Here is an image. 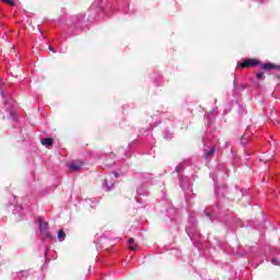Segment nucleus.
<instances>
[{
	"label": "nucleus",
	"instance_id": "20",
	"mask_svg": "<svg viewBox=\"0 0 280 280\" xmlns=\"http://www.w3.org/2000/svg\"><path fill=\"white\" fill-rule=\"evenodd\" d=\"M256 78H258V80H261L264 78V72H258L256 74Z\"/></svg>",
	"mask_w": 280,
	"mask_h": 280
},
{
	"label": "nucleus",
	"instance_id": "12",
	"mask_svg": "<svg viewBox=\"0 0 280 280\" xmlns=\"http://www.w3.org/2000/svg\"><path fill=\"white\" fill-rule=\"evenodd\" d=\"M85 202L88 207H91V209H95V207H97V200L88 199Z\"/></svg>",
	"mask_w": 280,
	"mask_h": 280
},
{
	"label": "nucleus",
	"instance_id": "9",
	"mask_svg": "<svg viewBox=\"0 0 280 280\" xmlns=\"http://www.w3.org/2000/svg\"><path fill=\"white\" fill-rule=\"evenodd\" d=\"M215 154V147H211L209 150H205V158L206 159H211Z\"/></svg>",
	"mask_w": 280,
	"mask_h": 280
},
{
	"label": "nucleus",
	"instance_id": "2",
	"mask_svg": "<svg viewBox=\"0 0 280 280\" xmlns=\"http://www.w3.org/2000/svg\"><path fill=\"white\" fill-rule=\"evenodd\" d=\"M38 223H39L40 235H43V237H45V240H54V236L51 235V233H49L48 223L44 222L43 218L38 219Z\"/></svg>",
	"mask_w": 280,
	"mask_h": 280
},
{
	"label": "nucleus",
	"instance_id": "29",
	"mask_svg": "<svg viewBox=\"0 0 280 280\" xmlns=\"http://www.w3.org/2000/svg\"><path fill=\"white\" fill-rule=\"evenodd\" d=\"M187 189H189V186H187Z\"/></svg>",
	"mask_w": 280,
	"mask_h": 280
},
{
	"label": "nucleus",
	"instance_id": "8",
	"mask_svg": "<svg viewBox=\"0 0 280 280\" xmlns=\"http://www.w3.org/2000/svg\"><path fill=\"white\" fill-rule=\"evenodd\" d=\"M42 145H45V148H50V145H54V139L51 138H44L40 140Z\"/></svg>",
	"mask_w": 280,
	"mask_h": 280
},
{
	"label": "nucleus",
	"instance_id": "22",
	"mask_svg": "<svg viewBox=\"0 0 280 280\" xmlns=\"http://www.w3.org/2000/svg\"><path fill=\"white\" fill-rule=\"evenodd\" d=\"M180 187L182 189H187V186H185V182L183 179H180Z\"/></svg>",
	"mask_w": 280,
	"mask_h": 280
},
{
	"label": "nucleus",
	"instance_id": "17",
	"mask_svg": "<svg viewBox=\"0 0 280 280\" xmlns=\"http://www.w3.org/2000/svg\"><path fill=\"white\" fill-rule=\"evenodd\" d=\"M275 75H276V78H280V66L276 67Z\"/></svg>",
	"mask_w": 280,
	"mask_h": 280
},
{
	"label": "nucleus",
	"instance_id": "5",
	"mask_svg": "<svg viewBox=\"0 0 280 280\" xmlns=\"http://www.w3.org/2000/svg\"><path fill=\"white\" fill-rule=\"evenodd\" d=\"M15 279H19V280H25V279L36 280L37 277L30 276V273L27 271H19L15 275Z\"/></svg>",
	"mask_w": 280,
	"mask_h": 280
},
{
	"label": "nucleus",
	"instance_id": "11",
	"mask_svg": "<svg viewBox=\"0 0 280 280\" xmlns=\"http://www.w3.org/2000/svg\"><path fill=\"white\" fill-rule=\"evenodd\" d=\"M261 69H264V71H268V69H275V71H277V66H275L273 63H264L261 66Z\"/></svg>",
	"mask_w": 280,
	"mask_h": 280
},
{
	"label": "nucleus",
	"instance_id": "13",
	"mask_svg": "<svg viewBox=\"0 0 280 280\" xmlns=\"http://www.w3.org/2000/svg\"><path fill=\"white\" fill-rule=\"evenodd\" d=\"M129 248L130 250H137V247L135 246V238H129Z\"/></svg>",
	"mask_w": 280,
	"mask_h": 280
},
{
	"label": "nucleus",
	"instance_id": "6",
	"mask_svg": "<svg viewBox=\"0 0 280 280\" xmlns=\"http://www.w3.org/2000/svg\"><path fill=\"white\" fill-rule=\"evenodd\" d=\"M82 165H83L82 161L77 160V161L69 164V168L72 172H80V170H82Z\"/></svg>",
	"mask_w": 280,
	"mask_h": 280
},
{
	"label": "nucleus",
	"instance_id": "24",
	"mask_svg": "<svg viewBox=\"0 0 280 280\" xmlns=\"http://www.w3.org/2000/svg\"><path fill=\"white\" fill-rule=\"evenodd\" d=\"M137 202H139V205H142V203H143V199L138 198V199H137Z\"/></svg>",
	"mask_w": 280,
	"mask_h": 280
},
{
	"label": "nucleus",
	"instance_id": "18",
	"mask_svg": "<svg viewBox=\"0 0 280 280\" xmlns=\"http://www.w3.org/2000/svg\"><path fill=\"white\" fill-rule=\"evenodd\" d=\"M175 170L179 174V172H183V165H177Z\"/></svg>",
	"mask_w": 280,
	"mask_h": 280
},
{
	"label": "nucleus",
	"instance_id": "16",
	"mask_svg": "<svg viewBox=\"0 0 280 280\" xmlns=\"http://www.w3.org/2000/svg\"><path fill=\"white\" fill-rule=\"evenodd\" d=\"M247 137H248V133H245V135L242 136V138H241L242 145H244L246 143Z\"/></svg>",
	"mask_w": 280,
	"mask_h": 280
},
{
	"label": "nucleus",
	"instance_id": "27",
	"mask_svg": "<svg viewBox=\"0 0 280 280\" xmlns=\"http://www.w3.org/2000/svg\"><path fill=\"white\" fill-rule=\"evenodd\" d=\"M259 3H264V0H257Z\"/></svg>",
	"mask_w": 280,
	"mask_h": 280
},
{
	"label": "nucleus",
	"instance_id": "1",
	"mask_svg": "<svg viewBox=\"0 0 280 280\" xmlns=\"http://www.w3.org/2000/svg\"><path fill=\"white\" fill-rule=\"evenodd\" d=\"M84 23H86V21L84 20V15L79 14L72 18V23L70 25V30H77L75 34H78V32H80V30H82L84 27Z\"/></svg>",
	"mask_w": 280,
	"mask_h": 280
},
{
	"label": "nucleus",
	"instance_id": "28",
	"mask_svg": "<svg viewBox=\"0 0 280 280\" xmlns=\"http://www.w3.org/2000/svg\"><path fill=\"white\" fill-rule=\"evenodd\" d=\"M211 178H213V174H210Z\"/></svg>",
	"mask_w": 280,
	"mask_h": 280
},
{
	"label": "nucleus",
	"instance_id": "7",
	"mask_svg": "<svg viewBox=\"0 0 280 280\" xmlns=\"http://www.w3.org/2000/svg\"><path fill=\"white\" fill-rule=\"evenodd\" d=\"M137 194H138V196H148V194H150V192L148 191V188L144 185H140L137 188Z\"/></svg>",
	"mask_w": 280,
	"mask_h": 280
},
{
	"label": "nucleus",
	"instance_id": "25",
	"mask_svg": "<svg viewBox=\"0 0 280 280\" xmlns=\"http://www.w3.org/2000/svg\"><path fill=\"white\" fill-rule=\"evenodd\" d=\"M115 177H116V178H119V175H118L117 173H115Z\"/></svg>",
	"mask_w": 280,
	"mask_h": 280
},
{
	"label": "nucleus",
	"instance_id": "4",
	"mask_svg": "<svg viewBox=\"0 0 280 280\" xmlns=\"http://www.w3.org/2000/svg\"><path fill=\"white\" fill-rule=\"evenodd\" d=\"M114 184L115 183H113V175H107L106 177H105V180H104V183H103V189L105 190V191H112L113 190V187H114Z\"/></svg>",
	"mask_w": 280,
	"mask_h": 280
},
{
	"label": "nucleus",
	"instance_id": "14",
	"mask_svg": "<svg viewBox=\"0 0 280 280\" xmlns=\"http://www.w3.org/2000/svg\"><path fill=\"white\" fill-rule=\"evenodd\" d=\"M3 1V3H8V5L14 7L16 5V2H14V0H1Z\"/></svg>",
	"mask_w": 280,
	"mask_h": 280
},
{
	"label": "nucleus",
	"instance_id": "10",
	"mask_svg": "<svg viewBox=\"0 0 280 280\" xmlns=\"http://www.w3.org/2000/svg\"><path fill=\"white\" fill-rule=\"evenodd\" d=\"M66 238H67V233H65V230H59L57 233L58 242H65Z\"/></svg>",
	"mask_w": 280,
	"mask_h": 280
},
{
	"label": "nucleus",
	"instance_id": "23",
	"mask_svg": "<svg viewBox=\"0 0 280 280\" xmlns=\"http://www.w3.org/2000/svg\"><path fill=\"white\" fill-rule=\"evenodd\" d=\"M48 49L49 51H52L54 54H56V49H54V47L49 46Z\"/></svg>",
	"mask_w": 280,
	"mask_h": 280
},
{
	"label": "nucleus",
	"instance_id": "19",
	"mask_svg": "<svg viewBox=\"0 0 280 280\" xmlns=\"http://www.w3.org/2000/svg\"><path fill=\"white\" fill-rule=\"evenodd\" d=\"M205 214L207 215V218H211V211H209V208L205 210Z\"/></svg>",
	"mask_w": 280,
	"mask_h": 280
},
{
	"label": "nucleus",
	"instance_id": "21",
	"mask_svg": "<svg viewBox=\"0 0 280 280\" xmlns=\"http://www.w3.org/2000/svg\"><path fill=\"white\" fill-rule=\"evenodd\" d=\"M213 113H215V110H212V112H210V113H206V117H207L208 119H211V115H213Z\"/></svg>",
	"mask_w": 280,
	"mask_h": 280
},
{
	"label": "nucleus",
	"instance_id": "3",
	"mask_svg": "<svg viewBox=\"0 0 280 280\" xmlns=\"http://www.w3.org/2000/svg\"><path fill=\"white\" fill-rule=\"evenodd\" d=\"M259 65V60L257 59H246L243 62L238 61L237 67H241V69H246L248 67H257Z\"/></svg>",
	"mask_w": 280,
	"mask_h": 280
},
{
	"label": "nucleus",
	"instance_id": "26",
	"mask_svg": "<svg viewBox=\"0 0 280 280\" xmlns=\"http://www.w3.org/2000/svg\"><path fill=\"white\" fill-rule=\"evenodd\" d=\"M47 255H48V250H46V253H45V257H46V259H47Z\"/></svg>",
	"mask_w": 280,
	"mask_h": 280
},
{
	"label": "nucleus",
	"instance_id": "15",
	"mask_svg": "<svg viewBox=\"0 0 280 280\" xmlns=\"http://www.w3.org/2000/svg\"><path fill=\"white\" fill-rule=\"evenodd\" d=\"M271 264H272L273 266H280V259H279V258H272V259H271Z\"/></svg>",
	"mask_w": 280,
	"mask_h": 280
}]
</instances>
